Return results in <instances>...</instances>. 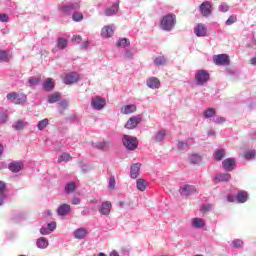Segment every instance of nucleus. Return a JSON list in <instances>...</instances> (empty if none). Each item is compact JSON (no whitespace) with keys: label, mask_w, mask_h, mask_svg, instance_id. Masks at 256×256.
Here are the masks:
<instances>
[{"label":"nucleus","mask_w":256,"mask_h":256,"mask_svg":"<svg viewBox=\"0 0 256 256\" xmlns=\"http://www.w3.org/2000/svg\"><path fill=\"white\" fill-rule=\"evenodd\" d=\"M71 159H73V157H71V154L69 153H63L59 158H58V163H67L69 161H71Z\"/></svg>","instance_id":"nucleus-38"},{"label":"nucleus","mask_w":256,"mask_h":256,"mask_svg":"<svg viewBox=\"0 0 256 256\" xmlns=\"http://www.w3.org/2000/svg\"><path fill=\"white\" fill-rule=\"evenodd\" d=\"M9 16L7 14H0V23H7Z\"/></svg>","instance_id":"nucleus-58"},{"label":"nucleus","mask_w":256,"mask_h":256,"mask_svg":"<svg viewBox=\"0 0 256 256\" xmlns=\"http://www.w3.org/2000/svg\"><path fill=\"white\" fill-rule=\"evenodd\" d=\"M81 8V5H79V2L74 3H67V4H61L58 6V11L62 13V15H65L66 17H71L75 11H79Z\"/></svg>","instance_id":"nucleus-2"},{"label":"nucleus","mask_w":256,"mask_h":256,"mask_svg":"<svg viewBox=\"0 0 256 256\" xmlns=\"http://www.w3.org/2000/svg\"><path fill=\"white\" fill-rule=\"evenodd\" d=\"M224 157H225V149L216 150V153L214 156V159H216V161H222Z\"/></svg>","instance_id":"nucleus-39"},{"label":"nucleus","mask_w":256,"mask_h":256,"mask_svg":"<svg viewBox=\"0 0 256 256\" xmlns=\"http://www.w3.org/2000/svg\"><path fill=\"white\" fill-rule=\"evenodd\" d=\"M231 181V174L229 173H220L214 177V183H228Z\"/></svg>","instance_id":"nucleus-18"},{"label":"nucleus","mask_w":256,"mask_h":256,"mask_svg":"<svg viewBox=\"0 0 256 256\" xmlns=\"http://www.w3.org/2000/svg\"><path fill=\"white\" fill-rule=\"evenodd\" d=\"M59 99H61V96H59L58 94H51L48 96V103H57Z\"/></svg>","instance_id":"nucleus-47"},{"label":"nucleus","mask_w":256,"mask_h":256,"mask_svg":"<svg viewBox=\"0 0 256 256\" xmlns=\"http://www.w3.org/2000/svg\"><path fill=\"white\" fill-rule=\"evenodd\" d=\"M200 12L203 17H209L211 15V2H203L200 5Z\"/></svg>","instance_id":"nucleus-20"},{"label":"nucleus","mask_w":256,"mask_h":256,"mask_svg":"<svg viewBox=\"0 0 256 256\" xmlns=\"http://www.w3.org/2000/svg\"><path fill=\"white\" fill-rule=\"evenodd\" d=\"M113 33H115V26L108 25L104 26L101 30V36L105 39H109V37H113Z\"/></svg>","instance_id":"nucleus-17"},{"label":"nucleus","mask_w":256,"mask_h":256,"mask_svg":"<svg viewBox=\"0 0 256 256\" xmlns=\"http://www.w3.org/2000/svg\"><path fill=\"white\" fill-rule=\"evenodd\" d=\"M139 171H141V164L135 163L130 168L131 179H137L139 177Z\"/></svg>","instance_id":"nucleus-23"},{"label":"nucleus","mask_w":256,"mask_h":256,"mask_svg":"<svg viewBox=\"0 0 256 256\" xmlns=\"http://www.w3.org/2000/svg\"><path fill=\"white\" fill-rule=\"evenodd\" d=\"M118 11H119V2H115L112 6H109L104 10V15L106 17H113V15H117Z\"/></svg>","instance_id":"nucleus-13"},{"label":"nucleus","mask_w":256,"mask_h":256,"mask_svg":"<svg viewBox=\"0 0 256 256\" xmlns=\"http://www.w3.org/2000/svg\"><path fill=\"white\" fill-rule=\"evenodd\" d=\"M146 84L149 89H159L161 87V81L157 77L148 78Z\"/></svg>","instance_id":"nucleus-19"},{"label":"nucleus","mask_w":256,"mask_h":256,"mask_svg":"<svg viewBox=\"0 0 256 256\" xmlns=\"http://www.w3.org/2000/svg\"><path fill=\"white\" fill-rule=\"evenodd\" d=\"M237 167V160L235 158H227L222 161V168L226 172H231Z\"/></svg>","instance_id":"nucleus-9"},{"label":"nucleus","mask_w":256,"mask_h":256,"mask_svg":"<svg viewBox=\"0 0 256 256\" xmlns=\"http://www.w3.org/2000/svg\"><path fill=\"white\" fill-rule=\"evenodd\" d=\"M75 189H77V184H75V182L72 181V182H68L65 185L64 191L67 195H69V194L73 193V191H75Z\"/></svg>","instance_id":"nucleus-33"},{"label":"nucleus","mask_w":256,"mask_h":256,"mask_svg":"<svg viewBox=\"0 0 256 256\" xmlns=\"http://www.w3.org/2000/svg\"><path fill=\"white\" fill-rule=\"evenodd\" d=\"M141 121V116H132L125 124V129H135Z\"/></svg>","instance_id":"nucleus-12"},{"label":"nucleus","mask_w":256,"mask_h":256,"mask_svg":"<svg viewBox=\"0 0 256 256\" xmlns=\"http://www.w3.org/2000/svg\"><path fill=\"white\" fill-rule=\"evenodd\" d=\"M212 121L213 123L221 124V123H225V118L218 116V117H214Z\"/></svg>","instance_id":"nucleus-53"},{"label":"nucleus","mask_w":256,"mask_h":256,"mask_svg":"<svg viewBox=\"0 0 256 256\" xmlns=\"http://www.w3.org/2000/svg\"><path fill=\"white\" fill-rule=\"evenodd\" d=\"M227 201L228 203H238V204H243L247 203L249 201V193L247 191H238L236 196L229 194L227 196Z\"/></svg>","instance_id":"nucleus-3"},{"label":"nucleus","mask_w":256,"mask_h":256,"mask_svg":"<svg viewBox=\"0 0 256 256\" xmlns=\"http://www.w3.org/2000/svg\"><path fill=\"white\" fill-rule=\"evenodd\" d=\"M177 23V16L173 13L166 14L160 21V27L163 31H173Z\"/></svg>","instance_id":"nucleus-1"},{"label":"nucleus","mask_w":256,"mask_h":256,"mask_svg":"<svg viewBox=\"0 0 256 256\" xmlns=\"http://www.w3.org/2000/svg\"><path fill=\"white\" fill-rule=\"evenodd\" d=\"M8 116L6 113H0V124L7 123Z\"/></svg>","instance_id":"nucleus-55"},{"label":"nucleus","mask_w":256,"mask_h":256,"mask_svg":"<svg viewBox=\"0 0 256 256\" xmlns=\"http://www.w3.org/2000/svg\"><path fill=\"white\" fill-rule=\"evenodd\" d=\"M109 256H119V253L117 251H112Z\"/></svg>","instance_id":"nucleus-64"},{"label":"nucleus","mask_w":256,"mask_h":256,"mask_svg":"<svg viewBox=\"0 0 256 256\" xmlns=\"http://www.w3.org/2000/svg\"><path fill=\"white\" fill-rule=\"evenodd\" d=\"M192 227H194V229H203V227H205V220H203V218H194L192 220Z\"/></svg>","instance_id":"nucleus-31"},{"label":"nucleus","mask_w":256,"mask_h":256,"mask_svg":"<svg viewBox=\"0 0 256 256\" xmlns=\"http://www.w3.org/2000/svg\"><path fill=\"white\" fill-rule=\"evenodd\" d=\"M165 63H167V58H165V56H158L154 59V64L157 65V67L165 65Z\"/></svg>","instance_id":"nucleus-40"},{"label":"nucleus","mask_w":256,"mask_h":256,"mask_svg":"<svg viewBox=\"0 0 256 256\" xmlns=\"http://www.w3.org/2000/svg\"><path fill=\"white\" fill-rule=\"evenodd\" d=\"M73 205H81V199L79 197H74L71 201Z\"/></svg>","instance_id":"nucleus-59"},{"label":"nucleus","mask_w":256,"mask_h":256,"mask_svg":"<svg viewBox=\"0 0 256 256\" xmlns=\"http://www.w3.org/2000/svg\"><path fill=\"white\" fill-rule=\"evenodd\" d=\"M106 105L107 101L101 96H95L91 98V107L95 111H102V109H105Z\"/></svg>","instance_id":"nucleus-5"},{"label":"nucleus","mask_w":256,"mask_h":256,"mask_svg":"<svg viewBox=\"0 0 256 256\" xmlns=\"http://www.w3.org/2000/svg\"><path fill=\"white\" fill-rule=\"evenodd\" d=\"M25 101H27V95L21 93V94H16V101H15V105H23V103H25Z\"/></svg>","instance_id":"nucleus-36"},{"label":"nucleus","mask_w":256,"mask_h":256,"mask_svg":"<svg viewBox=\"0 0 256 256\" xmlns=\"http://www.w3.org/2000/svg\"><path fill=\"white\" fill-rule=\"evenodd\" d=\"M47 229H48V231H50V233H53V231H55L57 229V222L52 221V222L48 223Z\"/></svg>","instance_id":"nucleus-52"},{"label":"nucleus","mask_w":256,"mask_h":256,"mask_svg":"<svg viewBox=\"0 0 256 256\" xmlns=\"http://www.w3.org/2000/svg\"><path fill=\"white\" fill-rule=\"evenodd\" d=\"M202 211H211V205L210 204H204L202 205Z\"/></svg>","instance_id":"nucleus-61"},{"label":"nucleus","mask_w":256,"mask_h":256,"mask_svg":"<svg viewBox=\"0 0 256 256\" xmlns=\"http://www.w3.org/2000/svg\"><path fill=\"white\" fill-rule=\"evenodd\" d=\"M41 235H51V231L47 227L40 228Z\"/></svg>","instance_id":"nucleus-57"},{"label":"nucleus","mask_w":256,"mask_h":256,"mask_svg":"<svg viewBox=\"0 0 256 256\" xmlns=\"http://www.w3.org/2000/svg\"><path fill=\"white\" fill-rule=\"evenodd\" d=\"M219 9L222 13H227V11H229V5H227L226 3H222L219 6Z\"/></svg>","instance_id":"nucleus-54"},{"label":"nucleus","mask_w":256,"mask_h":256,"mask_svg":"<svg viewBox=\"0 0 256 256\" xmlns=\"http://www.w3.org/2000/svg\"><path fill=\"white\" fill-rule=\"evenodd\" d=\"M92 147L100 150L109 149V147H111V142L109 141L95 142V143H92Z\"/></svg>","instance_id":"nucleus-26"},{"label":"nucleus","mask_w":256,"mask_h":256,"mask_svg":"<svg viewBox=\"0 0 256 256\" xmlns=\"http://www.w3.org/2000/svg\"><path fill=\"white\" fill-rule=\"evenodd\" d=\"M47 125H49V119H43L38 122V131H45Z\"/></svg>","instance_id":"nucleus-41"},{"label":"nucleus","mask_w":256,"mask_h":256,"mask_svg":"<svg viewBox=\"0 0 256 256\" xmlns=\"http://www.w3.org/2000/svg\"><path fill=\"white\" fill-rule=\"evenodd\" d=\"M213 62L215 65L220 67H228L231 65V60L229 59V55L227 54H218L213 56Z\"/></svg>","instance_id":"nucleus-6"},{"label":"nucleus","mask_w":256,"mask_h":256,"mask_svg":"<svg viewBox=\"0 0 256 256\" xmlns=\"http://www.w3.org/2000/svg\"><path fill=\"white\" fill-rule=\"evenodd\" d=\"M24 166H25V164H23V161H13V162L9 163L8 169L12 173H19V171H21Z\"/></svg>","instance_id":"nucleus-14"},{"label":"nucleus","mask_w":256,"mask_h":256,"mask_svg":"<svg viewBox=\"0 0 256 256\" xmlns=\"http://www.w3.org/2000/svg\"><path fill=\"white\" fill-rule=\"evenodd\" d=\"M255 155V150H248L244 152V159H246L247 161H251V159H255Z\"/></svg>","instance_id":"nucleus-43"},{"label":"nucleus","mask_w":256,"mask_h":256,"mask_svg":"<svg viewBox=\"0 0 256 256\" xmlns=\"http://www.w3.org/2000/svg\"><path fill=\"white\" fill-rule=\"evenodd\" d=\"M135 111H137V106L135 104L125 105L121 109L122 115H131V113H135Z\"/></svg>","instance_id":"nucleus-24"},{"label":"nucleus","mask_w":256,"mask_h":256,"mask_svg":"<svg viewBox=\"0 0 256 256\" xmlns=\"http://www.w3.org/2000/svg\"><path fill=\"white\" fill-rule=\"evenodd\" d=\"M165 137H167V131L162 129L155 134L154 141H156V143H161L165 140Z\"/></svg>","instance_id":"nucleus-30"},{"label":"nucleus","mask_w":256,"mask_h":256,"mask_svg":"<svg viewBox=\"0 0 256 256\" xmlns=\"http://www.w3.org/2000/svg\"><path fill=\"white\" fill-rule=\"evenodd\" d=\"M9 57H11V54H9V51L0 50V63H7L9 61Z\"/></svg>","instance_id":"nucleus-34"},{"label":"nucleus","mask_w":256,"mask_h":256,"mask_svg":"<svg viewBox=\"0 0 256 256\" xmlns=\"http://www.w3.org/2000/svg\"><path fill=\"white\" fill-rule=\"evenodd\" d=\"M136 187L138 191H145L147 189V181L145 179H138L136 181Z\"/></svg>","instance_id":"nucleus-35"},{"label":"nucleus","mask_w":256,"mask_h":256,"mask_svg":"<svg viewBox=\"0 0 256 256\" xmlns=\"http://www.w3.org/2000/svg\"><path fill=\"white\" fill-rule=\"evenodd\" d=\"M6 98L8 99V101H11L12 103H15V101L17 100V93L16 92H10L7 94Z\"/></svg>","instance_id":"nucleus-51"},{"label":"nucleus","mask_w":256,"mask_h":256,"mask_svg":"<svg viewBox=\"0 0 256 256\" xmlns=\"http://www.w3.org/2000/svg\"><path fill=\"white\" fill-rule=\"evenodd\" d=\"M60 106H61L62 109H67V106H68L67 101L60 102Z\"/></svg>","instance_id":"nucleus-62"},{"label":"nucleus","mask_w":256,"mask_h":256,"mask_svg":"<svg viewBox=\"0 0 256 256\" xmlns=\"http://www.w3.org/2000/svg\"><path fill=\"white\" fill-rule=\"evenodd\" d=\"M71 211V205L69 204H61L57 209V214L59 217H65Z\"/></svg>","instance_id":"nucleus-22"},{"label":"nucleus","mask_w":256,"mask_h":256,"mask_svg":"<svg viewBox=\"0 0 256 256\" xmlns=\"http://www.w3.org/2000/svg\"><path fill=\"white\" fill-rule=\"evenodd\" d=\"M115 185H116V182H115V176H110L109 179H108V189H115Z\"/></svg>","instance_id":"nucleus-50"},{"label":"nucleus","mask_w":256,"mask_h":256,"mask_svg":"<svg viewBox=\"0 0 256 256\" xmlns=\"http://www.w3.org/2000/svg\"><path fill=\"white\" fill-rule=\"evenodd\" d=\"M198 85H205L209 81V73L206 70H199L195 74Z\"/></svg>","instance_id":"nucleus-8"},{"label":"nucleus","mask_w":256,"mask_h":256,"mask_svg":"<svg viewBox=\"0 0 256 256\" xmlns=\"http://www.w3.org/2000/svg\"><path fill=\"white\" fill-rule=\"evenodd\" d=\"M89 47V42L87 41H84L82 44H81V48L82 49H87Z\"/></svg>","instance_id":"nucleus-63"},{"label":"nucleus","mask_w":256,"mask_h":256,"mask_svg":"<svg viewBox=\"0 0 256 256\" xmlns=\"http://www.w3.org/2000/svg\"><path fill=\"white\" fill-rule=\"evenodd\" d=\"M122 143H123L124 147H126V149H128V151H135V149L139 145V142L137 141V139L135 137L127 135V134L123 135Z\"/></svg>","instance_id":"nucleus-4"},{"label":"nucleus","mask_w":256,"mask_h":256,"mask_svg":"<svg viewBox=\"0 0 256 256\" xmlns=\"http://www.w3.org/2000/svg\"><path fill=\"white\" fill-rule=\"evenodd\" d=\"M233 23H237V16L236 15H231L225 22V25L228 27L233 25Z\"/></svg>","instance_id":"nucleus-49"},{"label":"nucleus","mask_w":256,"mask_h":256,"mask_svg":"<svg viewBox=\"0 0 256 256\" xmlns=\"http://www.w3.org/2000/svg\"><path fill=\"white\" fill-rule=\"evenodd\" d=\"M42 88L44 89V91H53V89L55 88V82H53L52 78H48L42 84Z\"/></svg>","instance_id":"nucleus-29"},{"label":"nucleus","mask_w":256,"mask_h":256,"mask_svg":"<svg viewBox=\"0 0 256 256\" xmlns=\"http://www.w3.org/2000/svg\"><path fill=\"white\" fill-rule=\"evenodd\" d=\"M194 33L196 37H207V26L202 23L196 24L194 27Z\"/></svg>","instance_id":"nucleus-11"},{"label":"nucleus","mask_w":256,"mask_h":256,"mask_svg":"<svg viewBox=\"0 0 256 256\" xmlns=\"http://www.w3.org/2000/svg\"><path fill=\"white\" fill-rule=\"evenodd\" d=\"M190 163L193 165H197L198 163H201V156L199 154H193L190 156Z\"/></svg>","instance_id":"nucleus-45"},{"label":"nucleus","mask_w":256,"mask_h":256,"mask_svg":"<svg viewBox=\"0 0 256 256\" xmlns=\"http://www.w3.org/2000/svg\"><path fill=\"white\" fill-rule=\"evenodd\" d=\"M75 239H85L87 237V229L85 228H78L73 233Z\"/></svg>","instance_id":"nucleus-28"},{"label":"nucleus","mask_w":256,"mask_h":256,"mask_svg":"<svg viewBox=\"0 0 256 256\" xmlns=\"http://www.w3.org/2000/svg\"><path fill=\"white\" fill-rule=\"evenodd\" d=\"M179 193L182 197H191L197 193V188L193 185L184 184L180 186Z\"/></svg>","instance_id":"nucleus-7"},{"label":"nucleus","mask_w":256,"mask_h":256,"mask_svg":"<svg viewBox=\"0 0 256 256\" xmlns=\"http://www.w3.org/2000/svg\"><path fill=\"white\" fill-rule=\"evenodd\" d=\"M41 83V78L30 77L28 80L29 87H35Z\"/></svg>","instance_id":"nucleus-44"},{"label":"nucleus","mask_w":256,"mask_h":256,"mask_svg":"<svg viewBox=\"0 0 256 256\" xmlns=\"http://www.w3.org/2000/svg\"><path fill=\"white\" fill-rule=\"evenodd\" d=\"M81 40H82V38H81V36H79V35H78V36H75V35H74V36L72 37V42H73V43H81Z\"/></svg>","instance_id":"nucleus-60"},{"label":"nucleus","mask_w":256,"mask_h":256,"mask_svg":"<svg viewBox=\"0 0 256 256\" xmlns=\"http://www.w3.org/2000/svg\"><path fill=\"white\" fill-rule=\"evenodd\" d=\"M70 17L76 23H80V21L83 19V13L79 12V10H76Z\"/></svg>","instance_id":"nucleus-37"},{"label":"nucleus","mask_w":256,"mask_h":256,"mask_svg":"<svg viewBox=\"0 0 256 256\" xmlns=\"http://www.w3.org/2000/svg\"><path fill=\"white\" fill-rule=\"evenodd\" d=\"M211 117H215L214 108H208L204 111V119H211Z\"/></svg>","instance_id":"nucleus-42"},{"label":"nucleus","mask_w":256,"mask_h":256,"mask_svg":"<svg viewBox=\"0 0 256 256\" xmlns=\"http://www.w3.org/2000/svg\"><path fill=\"white\" fill-rule=\"evenodd\" d=\"M190 145H193V139H188L186 141H180L177 144V149H178V151L183 153V152L187 151V149H189Z\"/></svg>","instance_id":"nucleus-21"},{"label":"nucleus","mask_w":256,"mask_h":256,"mask_svg":"<svg viewBox=\"0 0 256 256\" xmlns=\"http://www.w3.org/2000/svg\"><path fill=\"white\" fill-rule=\"evenodd\" d=\"M27 127V121L25 120H17L12 124V129L15 131H23Z\"/></svg>","instance_id":"nucleus-25"},{"label":"nucleus","mask_w":256,"mask_h":256,"mask_svg":"<svg viewBox=\"0 0 256 256\" xmlns=\"http://www.w3.org/2000/svg\"><path fill=\"white\" fill-rule=\"evenodd\" d=\"M113 207V205L111 204V202L109 201H104L102 202L101 207L98 209L99 214L100 215H109V213H111V208Z\"/></svg>","instance_id":"nucleus-16"},{"label":"nucleus","mask_w":256,"mask_h":256,"mask_svg":"<svg viewBox=\"0 0 256 256\" xmlns=\"http://www.w3.org/2000/svg\"><path fill=\"white\" fill-rule=\"evenodd\" d=\"M63 81L65 85H73V83H77V81H79V74L76 72H70L64 76Z\"/></svg>","instance_id":"nucleus-10"},{"label":"nucleus","mask_w":256,"mask_h":256,"mask_svg":"<svg viewBox=\"0 0 256 256\" xmlns=\"http://www.w3.org/2000/svg\"><path fill=\"white\" fill-rule=\"evenodd\" d=\"M117 47H129V39L121 38L116 43Z\"/></svg>","instance_id":"nucleus-46"},{"label":"nucleus","mask_w":256,"mask_h":256,"mask_svg":"<svg viewBox=\"0 0 256 256\" xmlns=\"http://www.w3.org/2000/svg\"><path fill=\"white\" fill-rule=\"evenodd\" d=\"M67 45H69V42H67V39L60 37L57 39V45L55 48L52 49V53H57L58 50L63 51V49H67Z\"/></svg>","instance_id":"nucleus-15"},{"label":"nucleus","mask_w":256,"mask_h":256,"mask_svg":"<svg viewBox=\"0 0 256 256\" xmlns=\"http://www.w3.org/2000/svg\"><path fill=\"white\" fill-rule=\"evenodd\" d=\"M124 57H125L126 59H133V51H131V50H125V52H124Z\"/></svg>","instance_id":"nucleus-56"},{"label":"nucleus","mask_w":256,"mask_h":256,"mask_svg":"<svg viewBox=\"0 0 256 256\" xmlns=\"http://www.w3.org/2000/svg\"><path fill=\"white\" fill-rule=\"evenodd\" d=\"M232 247L234 249H241V247H243V240L241 239H235L233 242H232Z\"/></svg>","instance_id":"nucleus-48"},{"label":"nucleus","mask_w":256,"mask_h":256,"mask_svg":"<svg viewBox=\"0 0 256 256\" xmlns=\"http://www.w3.org/2000/svg\"><path fill=\"white\" fill-rule=\"evenodd\" d=\"M5 199H7V193L5 192V183L0 182V207L5 203Z\"/></svg>","instance_id":"nucleus-32"},{"label":"nucleus","mask_w":256,"mask_h":256,"mask_svg":"<svg viewBox=\"0 0 256 256\" xmlns=\"http://www.w3.org/2000/svg\"><path fill=\"white\" fill-rule=\"evenodd\" d=\"M36 247L38 249H47L49 247V240L45 237H40L36 241Z\"/></svg>","instance_id":"nucleus-27"}]
</instances>
